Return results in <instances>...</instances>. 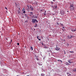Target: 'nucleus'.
<instances>
[{"label":"nucleus","mask_w":76,"mask_h":76,"mask_svg":"<svg viewBox=\"0 0 76 76\" xmlns=\"http://www.w3.org/2000/svg\"><path fill=\"white\" fill-rule=\"evenodd\" d=\"M69 9H70V11H72L74 10V4H73V3L72 2L70 4V6L69 7Z\"/></svg>","instance_id":"obj_1"},{"label":"nucleus","mask_w":76,"mask_h":76,"mask_svg":"<svg viewBox=\"0 0 76 76\" xmlns=\"http://www.w3.org/2000/svg\"><path fill=\"white\" fill-rule=\"evenodd\" d=\"M31 22L32 23H38V21L37 19H35L34 18H31Z\"/></svg>","instance_id":"obj_2"},{"label":"nucleus","mask_w":76,"mask_h":76,"mask_svg":"<svg viewBox=\"0 0 76 76\" xmlns=\"http://www.w3.org/2000/svg\"><path fill=\"white\" fill-rule=\"evenodd\" d=\"M73 37V36H71V35H68V39H72Z\"/></svg>","instance_id":"obj_3"},{"label":"nucleus","mask_w":76,"mask_h":76,"mask_svg":"<svg viewBox=\"0 0 76 76\" xmlns=\"http://www.w3.org/2000/svg\"><path fill=\"white\" fill-rule=\"evenodd\" d=\"M29 7H30V10L32 11H34V7L31 6V5H30L29 6Z\"/></svg>","instance_id":"obj_4"},{"label":"nucleus","mask_w":76,"mask_h":76,"mask_svg":"<svg viewBox=\"0 0 76 76\" xmlns=\"http://www.w3.org/2000/svg\"><path fill=\"white\" fill-rule=\"evenodd\" d=\"M56 50H57V51H59L60 50V48L56 46Z\"/></svg>","instance_id":"obj_5"},{"label":"nucleus","mask_w":76,"mask_h":76,"mask_svg":"<svg viewBox=\"0 0 76 76\" xmlns=\"http://www.w3.org/2000/svg\"><path fill=\"white\" fill-rule=\"evenodd\" d=\"M68 61L69 63H73V62L72 61V59H69V60Z\"/></svg>","instance_id":"obj_6"},{"label":"nucleus","mask_w":76,"mask_h":76,"mask_svg":"<svg viewBox=\"0 0 76 76\" xmlns=\"http://www.w3.org/2000/svg\"><path fill=\"white\" fill-rule=\"evenodd\" d=\"M71 31H72V32H75V31H76V29H71Z\"/></svg>","instance_id":"obj_7"},{"label":"nucleus","mask_w":76,"mask_h":76,"mask_svg":"<svg viewBox=\"0 0 76 76\" xmlns=\"http://www.w3.org/2000/svg\"><path fill=\"white\" fill-rule=\"evenodd\" d=\"M57 7V5H56L54 7H53V9H56Z\"/></svg>","instance_id":"obj_8"},{"label":"nucleus","mask_w":76,"mask_h":76,"mask_svg":"<svg viewBox=\"0 0 76 76\" xmlns=\"http://www.w3.org/2000/svg\"><path fill=\"white\" fill-rule=\"evenodd\" d=\"M66 65V66H69L70 65V64H69L68 62H66L65 63Z\"/></svg>","instance_id":"obj_9"},{"label":"nucleus","mask_w":76,"mask_h":76,"mask_svg":"<svg viewBox=\"0 0 76 76\" xmlns=\"http://www.w3.org/2000/svg\"><path fill=\"white\" fill-rule=\"evenodd\" d=\"M34 4H37V5H38L39 4L38 3V2H37L35 1L34 2Z\"/></svg>","instance_id":"obj_10"},{"label":"nucleus","mask_w":76,"mask_h":76,"mask_svg":"<svg viewBox=\"0 0 76 76\" xmlns=\"http://www.w3.org/2000/svg\"><path fill=\"white\" fill-rule=\"evenodd\" d=\"M33 18H35V19H37V17L36 16L34 15Z\"/></svg>","instance_id":"obj_11"},{"label":"nucleus","mask_w":76,"mask_h":76,"mask_svg":"<svg viewBox=\"0 0 76 76\" xmlns=\"http://www.w3.org/2000/svg\"><path fill=\"white\" fill-rule=\"evenodd\" d=\"M30 48H31V50L33 51V48L32 47V46H31Z\"/></svg>","instance_id":"obj_12"},{"label":"nucleus","mask_w":76,"mask_h":76,"mask_svg":"<svg viewBox=\"0 0 76 76\" xmlns=\"http://www.w3.org/2000/svg\"><path fill=\"white\" fill-rule=\"evenodd\" d=\"M30 15H31V16L33 15V12H30Z\"/></svg>","instance_id":"obj_13"},{"label":"nucleus","mask_w":76,"mask_h":76,"mask_svg":"<svg viewBox=\"0 0 76 76\" xmlns=\"http://www.w3.org/2000/svg\"><path fill=\"white\" fill-rule=\"evenodd\" d=\"M37 38L39 39V41H41V39L40 38V37H37Z\"/></svg>","instance_id":"obj_14"},{"label":"nucleus","mask_w":76,"mask_h":76,"mask_svg":"<svg viewBox=\"0 0 76 76\" xmlns=\"http://www.w3.org/2000/svg\"><path fill=\"white\" fill-rule=\"evenodd\" d=\"M67 75L68 76H70L71 75V74H70L69 73H67Z\"/></svg>","instance_id":"obj_15"},{"label":"nucleus","mask_w":76,"mask_h":76,"mask_svg":"<svg viewBox=\"0 0 76 76\" xmlns=\"http://www.w3.org/2000/svg\"><path fill=\"white\" fill-rule=\"evenodd\" d=\"M73 70V72H74L76 71V69H73V70Z\"/></svg>","instance_id":"obj_16"},{"label":"nucleus","mask_w":76,"mask_h":76,"mask_svg":"<svg viewBox=\"0 0 76 76\" xmlns=\"http://www.w3.org/2000/svg\"><path fill=\"white\" fill-rule=\"evenodd\" d=\"M45 48H46V49H47V48H48V47L47 46H45Z\"/></svg>","instance_id":"obj_17"},{"label":"nucleus","mask_w":76,"mask_h":76,"mask_svg":"<svg viewBox=\"0 0 76 76\" xmlns=\"http://www.w3.org/2000/svg\"><path fill=\"white\" fill-rule=\"evenodd\" d=\"M25 16L27 17V18L28 19V16H27V15L26 14H25Z\"/></svg>","instance_id":"obj_18"},{"label":"nucleus","mask_w":76,"mask_h":76,"mask_svg":"<svg viewBox=\"0 0 76 76\" xmlns=\"http://www.w3.org/2000/svg\"><path fill=\"white\" fill-rule=\"evenodd\" d=\"M35 25H36L34 26L35 28H37V27L38 26L37 25V24H35Z\"/></svg>","instance_id":"obj_19"},{"label":"nucleus","mask_w":76,"mask_h":76,"mask_svg":"<svg viewBox=\"0 0 76 76\" xmlns=\"http://www.w3.org/2000/svg\"><path fill=\"white\" fill-rule=\"evenodd\" d=\"M41 75L42 76H45V74H41Z\"/></svg>","instance_id":"obj_20"},{"label":"nucleus","mask_w":76,"mask_h":76,"mask_svg":"<svg viewBox=\"0 0 76 76\" xmlns=\"http://www.w3.org/2000/svg\"><path fill=\"white\" fill-rule=\"evenodd\" d=\"M69 52L71 53H74V51H70Z\"/></svg>","instance_id":"obj_21"},{"label":"nucleus","mask_w":76,"mask_h":76,"mask_svg":"<svg viewBox=\"0 0 76 76\" xmlns=\"http://www.w3.org/2000/svg\"><path fill=\"white\" fill-rule=\"evenodd\" d=\"M64 54H66V53L65 52V51L64 50Z\"/></svg>","instance_id":"obj_22"},{"label":"nucleus","mask_w":76,"mask_h":76,"mask_svg":"<svg viewBox=\"0 0 76 76\" xmlns=\"http://www.w3.org/2000/svg\"><path fill=\"white\" fill-rule=\"evenodd\" d=\"M58 61H61V62H62V61H61V60H58Z\"/></svg>","instance_id":"obj_23"},{"label":"nucleus","mask_w":76,"mask_h":76,"mask_svg":"<svg viewBox=\"0 0 76 76\" xmlns=\"http://www.w3.org/2000/svg\"><path fill=\"white\" fill-rule=\"evenodd\" d=\"M4 9H6L7 10V8L5 7Z\"/></svg>","instance_id":"obj_24"},{"label":"nucleus","mask_w":76,"mask_h":76,"mask_svg":"<svg viewBox=\"0 0 76 76\" xmlns=\"http://www.w3.org/2000/svg\"><path fill=\"white\" fill-rule=\"evenodd\" d=\"M20 13V11L19 10L18 11V13Z\"/></svg>","instance_id":"obj_25"},{"label":"nucleus","mask_w":76,"mask_h":76,"mask_svg":"<svg viewBox=\"0 0 76 76\" xmlns=\"http://www.w3.org/2000/svg\"><path fill=\"white\" fill-rule=\"evenodd\" d=\"M56 23H57V25H59V23H58V22H56Z\"/></svg>","instance_id":"obj_26"},{"label":"nucleus","mask_w":76,"mask_h":76,"mask_svg":"<svg viewBox=\"0 0 76 76\" xmlns=\"http://www.w3.org/2000/svg\"><path fill=\"white\" fill-rule=\"evenodd\" d=\"M17 45H19V43H17Z\"/></svg>","instance_id":"obj_27"},{"label":"nucleus","mask_w":76,"mask_h":76,"mask_svg":"<svg viewBox=\"0 0 76 76\" xmlns=\"http://www.w3.org/2000/svg\"><path fill=\"white\" fill-rule=\"evenodd\" d=\"M23 13H25V11H24L23 12Z\"/></svg>","instance_id":"obj_28"},{"label":"nucleus","mask_w":76,"mask_h":76,"mask_svg":"<svg viewBox=\"0 0 76 76\" xmlns=\"http://www.w3.org/2000/svg\"><path fill=\"white\" fill-rule=\"evenodd\" d=\"M52 4H53V1H51Z\"/></svg>","instance_id":"obj_29"},{"label":"nucleus","mask_w":76,"mask_h":76,"mask_svg":"<svg viewBox=\"0 0 76 76\" xmlns=\"http://www.w3.org/2000/svg\"><path fill=\"white\" fill-rule=\"evenodd\" d=\"M27 7H28V9H29V6L27 5Z\"/></svg>","instance_id":"obj_30"},{"label":"nucleus","mask_w":76,"mask_h":76,"mask_svg":"<svg viewBox=\"0 0 76 76\" xmlns=\"http://www.w3.org/2000/svg\"><path fill=\"white\" fill-rule=\"evenodd\" d=\"M44 13H46V11H45V12H44Z\"/></svg>","instance_id":"obj_31"},{"label":"nucleus","mask_w":76,"mask_h":76,"mask_svg":"<svg viewBox=\"0 0 76 76\" xmlns=\"http://www.w3.org/2000/svg\"><path fill=\"white\" fill-rule=\"evenodd\" d=\"M24 10V9H23V10H22V11H24V10Z\"/></svg>","instance_id":"obj_32"},{"label":"nucleus","mask_w":76,"mask_h":76,"mask_svg":"<svg viewBox=\"0 0 76 76\" xmlns=\"http://www.w3.org/2000/svg\"><path fill=\"white\" fill-rule=\"evenodd\" d=\"M44 15L45 16V15H46V14H45V13H44Z\"/></svg>","instance_id":"obj_33"},{"label":"nucleus","mask_w":76,"mask_h":76,"mask_svg":"<svg viewBox=\"0 0 76 76\" xmlns=\"http://www.w3.org/2000/svg\"><path fill=\"white\" fill-rule=\"evenodd\" d=\"M53 1H56V0H53Z\"/></svg>","instance_id":"obj_34"},{"label":"nucleus","mask_w":76,"mask_h":76,"mask_svg":"<svg viewBox=\"0 0 76 76\" xmlns=\"http://www.w3.org/2000/svg\"><path fill=\"white\" fill-rule=\"evenodd\" d=\"M61 26H63V24H61Z\"/></svg>","instance_id":"obj_35"},{"label":"nucleus","mask_w":76,"mask_h":76,"mask_svg":"<svg viewBox=\"0 0 76 76\" xmlns=\"http://www.w3.org/2000/svg\"><path fill=\"white\" fill-rule=\"evenodd\" d=\"M42 45H44V44L42 43Z\"/></svg>","instance_id":"obj_36"},{"label":"nucleus","mask_w":76,"mask_h":76,"mask_svg":"<svg viewBox=\"0 0 76 76\" xmlns=\"http://www.w3.org/2000/svg\"><path fill=\"white\" fill-rule=\"evenodd\" d=\"M19 10H20V8H19Z\"/></svg>","instance_id":"obj_37"},{"label":"nucleus","mask_w":76,"mask_h":76,"mask_svg":"<svg viewBox=\"0 0 76 76\" xmlns=\"http://www.w3.org/2000/svg\"><path fill=\"white\" fill-rule=\"evenodd\" d=\"M67 12H69V11H67Z\"/></svg>","instance_id":"obj_38"},{"label":"nucleus","mask_w":76,"mask_h":76,"mask_svg":"<svg viewBox=\"0 0 76 76\" xmlns=\"http://www.w3.org/2000/svg\"><path fill=\"white\" fill-rule=\"evenodd\" d=\"M63 28H64V26H63Z\"/></svg>","instance_id":"obj_39"},{"label":"nucleus","mask_w":76,"mask_h":76,"mask_svg":"<svg viewBox=\"0 0 76 76\" xmlns=\"http://www.w3.org/2000/svg\"><path fill=\"white\" fill-rule=\"evenodd\" d=\"M26 76H29V75H27Z\"/></svg>","instance_id":"obj_40"},{"label":"nucleus","mask_w":76,"mask_h":76,"mask_svg":"<svg viewBox=\"0 0 76 76\" xmlns=\"http://www.w3.org/2000/svg\"><path fill=\"white\" fill-rule=\"evenodd\" d=\"M75 31L76 32V29H75Z\"/></svg>","instance_id":"obj_41"},{"label":"nucleus","mask_w":76,"mask_h":76,"mask_svg":"<svg viewBox=\"0 0 76 76\" xmlns=\"http://www.w3.org/2000/svg\"><path fill=\"white\" fill-rule=\"evenodd\" d=\"M11 41H12V40H11Z\"/></svg>","instance_id":"obj_42"},{"label":"nucleus","mask_w":76,"mask_h":76,"mask_svg":"<svg viewBox=\"0 0 76 76\" xmlns=\"http://www.w3.org/2000/svg\"><path fill=\"white\" fill-rule=\"evenodd\" d=\"M51 7H53V6H51Z\"/></svg>","instance_id":"obj_43"},{"label":"nucleus","mask_w":76,"mask_h":76,"mask_svg":"<svg viewBox=\"0 0 76 76\" xmlns=\"http://www.w3.org/2000/svg\"><path fill=\"white\" fill-rule=\"evenodd\" d=\"M33 4H34V3H33Z\"/></svg>","instance_id":"obj_44"},{"label":"nucleus","mask_w":76,"mask_h":76,"mask_svg":"<svg viewBox=\"0 0 76 76\" xmlns=\"http://www.w3.org/2000/svg\"><path fill=\"white\" fill-rule=\"evenodd\" d=\"M24 10H25L24 9Z\"/></svg>","instance_id":"obj_45"},{"label":"nucleus","mask_w":76,"mask_h":76,"mask_svg":"<svg viewBox=\"0 0 76 76\" xmlns=\"http://www.w3.org/2000/svg\"><path fill=\"white\" fill-rule=\"evenodd\" d=\"M37 60H38V59H37Z\"/></svg>","instance_id":"obj_46"},{"label":"nucleus","mask_w":76,"mask_h":76,"mask_svg":"<svg viewBox=\"0 0 76 76\" xmlns=\"http://www.w3.org/2000/svg\"><path fill=\"white\" fill-rule=\"evenodd\" d=\"M60 24H61V23H60Z\"/></svg>","instance_id":"obj_47"}]
</instances>
